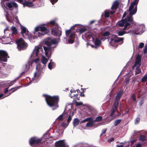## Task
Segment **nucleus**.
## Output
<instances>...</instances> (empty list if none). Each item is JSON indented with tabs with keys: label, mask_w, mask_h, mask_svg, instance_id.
<instances>
[{
	"label": "nucleus",
	"mask_w": 147,
	"mask_h": 147,
	"mask_svg": "<svg viewBox=\"0 0 147 147\" xmlns=\"http://www.w3.org/2000/svg\"><path fill=\"white\" fill-rule=\"evenodd\" d=\"M48 132H47L46 134H45L41 138H39L36 137L31 138L29 140L30 144L32 146L35 144H38L41 142L42 139L43 138H44L46 140V139H49V138H52V136H50L48 138L49 135L48 134Z\"/></svg>",
	"instance_id": "6e6552de"
},
{
	"label": "nucleus",
	"mask_w": 147,
	"mask_h": 147,
	"mask_svg": "<svg viewBox=\"0 0 147 147\" xmlns=\"http://www.w3.org/2000/svg\"><path fill=\"white\" fill-rule=\"evenodd\" d=\"M130 80L129 78H126L125 79V82L127 84H128L129 83V82Z\"/></svg>",
	"instance_id": "3c124183"
},
{
	"label": "nucleus",
	"mask_w": 147,
	"mask_h": 147,
	"mask_svg": "<svg viewBox=\"0 0 147 147\" xmlns=\"http://www.w3.org/2000/svg\"><path fill=\"white\" fill-rule=\"evenodd\" d=\"M55 65V64L54 62H49L48 65V67L50 69H51L54 68Z\"/></svg>",
	"instance_id": "7c9ffc66"
},
{
	"label": "nucleus",
	"mask_w": 147,
	"mask_h": 147,
	"mask_svg": "<svg viewBox=\"0 0 147 147\" xmlns=\"http://www.w3.org/2000/svg\"><path fill=\"white\" fill-rule=\"evenodd\" d=\"M88 122L86 123V126L87 127H90L92 126L94 124L93 121V119L92 118V120H89L88 121Z\"/></svg>",
	"instance_id": "2f4dec72"
},
{
	"label": "nucleus",
	"mask_w": 147,
	"mask_h": 147,
	"mask_svg": "<svg viewBox=\"0 0 147 147\" xmlns=\"http://www.w3.org/2000/svg\"><path fill=\"white\" fill-rule=\"evenodd\" d=\"M49 24H50L53 26H55V27H58V25L57 23L55 20H53L50 21V22L47 23L46 25V26L48 25Z\"/></svg>",
	"instance_id": "393cba45"
},
{
	"label": "nucleus",
	"mask_w": 147,
	"mask_h": 147,
	"mask_svg": "<svg viewBox=\"0 0 147 147\" xmlns=\"http://www.w3.org/2000/svg\"><path fill=\"white\" fill-rule=\"evenodd\" d=\"M111 11L108 10H105V17L106 18H108L109 17L110 14H112L111 13Z\"/></svg>",
	"instance_id": "72a5a7b5"
},
{
	"label": "nucleus",
	"mask_w": 147,
	"mask_h": 147,
	"mask_svg": "<svg viewBox=\"0 0 147 147\" xmlns=\"http://www.w3.org/2000/svg\"><path fill=\"white\" fill-rule=\"evenodd\" d=\"M38 76H37L36 72H35L34 74V77L32 78V80L29 82L28 83L25 85V86H29L32 83H35L37 82L38 80L36 79L37 78Z\"/></svg>",
	"instance_id": "412c9836"
},
{
	"label": "nucleus",
	"mask_w": 147,
	"mask_h": 147,
	"mask_svg": "<svg viewBox=\"0 0 147 147\" xmlns=\"http://www.w3.org/2000/svg\"><path fill=\"white\" fill-rule=\"evenodd\" d=\"M119 2L117 1H115L113 3L111 7V8L112 10L111 11V14H114L116 11V10L118 7Z\"/></svg>",
	"instance_id": "6ab92c4d"
},
{
	"label": "nucleus",
	"mask_w": 147,
	"mask_h": 147,
	"mask_svg": "<svg viewBox=\"0 0 147 147\" xmlns=\"http://www.w3.org/2000/svg\"><path fill=\"white\" fill-rule=\"evenodd\" d=\"M136 79L135 78L132 79V82H134H134H135L136 81Z\"/></svg>",
	"instance_id": "680f3d73"
},
{
	"label": "nucleus",
	"mask_w": 147,
	"mask_h": 147,
	"mask_svg": "<svg viewBox=\"0 0 147 147\" xmlns=\"http://www.w3.org/2000/svg\"><path fill=\"white\" fill-rule=\"evenodd\" d=\"M52 34L55 36L59 37L61 35V29L59 27H54L52 28L51 30Z\"/></svg>",
	"instance_id": "ddd939ff"
},
{
	"label": "nucleus",
	"mask_w": 147,
	"mask_h": 147,
	"mask_svg": "<svg viewBox=\"0 0 147 147\" xmlns=\"http://www.w3.org/2000/svg\"><path fill=\"white\" fill-rule=\"evenodd\" d=\"M117 109L114 108L113 107H112V112L110 114V116H112L117 111Z\"/></svg>",
	"instance_id": "ea45409f"
},
{
	"label": "nucleus",
	"mask_w": 147,
	"mask_h": 147,
	"mask_svg": "<svg viewBox=\"0 0 147 147\" xmlns=\"http://www.w3.org/2000/svg\"><path fill=\"white\" fill-rule=\"evenodd\" d=\"M143 51L144 54H146L147 53V43L145 44L144 48L143 49Z\"/></svg>",
	"instance_id": "c03bdc74"
},
{
	"label": "nucleus",
	"mask_w": 147,
	"mask_h": 147,
	"mask_svg": "<svg viewBox=\"0 0 147 147\" xmlns=\"http://www.w3.org/2000/svg\"><path fill=\"white\" fill-rule=\"evenodd\" d=\"M106 131V129H103L102 130V132L100 135V136H102L103 134H105Z\"/></svg>",
	"instance_id": "13d9d810"
},
{
	"label": "nucleus",
	"mask_w": 147,
	"mask_h": 147,
	"mask_svg": "<svg viewBox=\"0 0 147 147\" xmlns=\"http://www.w3.org/2000/svg\"><path fill=\"white\" fill-rule=\"evenodd\" d=\"M32 56V54H31L29 59L31 66L32 65L33 63L35 62L36 63H37L39 61V56H35L34 55H33Z\"/></svg>",
	"instance_id": "f3484780"
},
{
	"label": "nucleus",
	"mask_w": 147,
	"mask_h": 147,
	"mask_svg": "<svg viewBox=\"0 0 147 147\" xmlns=\"http://www.w3.org/2000/svg\"><path fill=\"white\" fill-rule=\"evenodd\" d=\"M144 45V44L143 42H141L139 44L138 46V48H142Z\"/></svg>",
	"instance_id": "49530a36"
},
{
	"label": "nucleus",
	"mask_w": 147,
	"mask_h": 147,
	"mask_svg": "<svg viewBox=\"0 0 147 147\" xmlns=\"http://www.w3.org/2000/svg\"><path fill=\"white\" fill-rule=\"evenodd\" d=\"M40 30L45 34H47L49 32V30L47 28L43 26H40Z\"/></svg>",
	"instance_id": "b1692460"
},
{
	"label": "nucleus",
	"mask_w": 147,
	"mask_h": 147,
	"mask_svg": "<svg viewBox=\"0 0 147 147\" xmlns=\"http://www.w3.org/2000/svg\"><path fill=\"white\" fill-rule=\"evenodd\" d=\"M58 0H50L53 5Z\"/></svg>",
	"instance_id": "864d4df0"
},
{
	"label": "nucleus",
	"mask_w": 147,
	"mask_h": 147,
	"mask_svg": "<svg viewBox=\"0 0 147 147\" xmlns=\"http://www.w3.org/2000/svg\"><path fill=\"white\" fill-rule=\"evenodd\" d=\"M146 137L145 136L141 135L139 137V140L141 141H144L146 139Z\"/></svg>",
	"instance_id": "c9c22d12"
},
{
	"label": "nucleus",
	"mask_w": 147,
	"mask_h": 147,
	"mask_svg": "<svg viewBox=\"0 0 147 147\" xmlns=\"http://www.w3.org/2000/svg\"><path fill=\"white\" fill-rule=\"evenodd\" d=\"M74 115V113L71 114L67 115V114L64 112L61 115H60L57 118L59 120H61L65 118L67 116H68V118L67 119V122L69 123L72 119V117Z\"/></svg>",
	"instance_id": "4468645a"
},
{
	"label": "nucleus",
	"mask_w": 147,
	"mask_h": 147,
	"mask_svg": "<svg viewBox=\"0 0 147 147\" xmlns=\"http://www.w3.org/2000/svg\"><path fill=\"white\" fill-rule=\"evenodd\" d=\"M43 96L45 98L48 105L52 108V110H55L58 107V105L59 99L58 96H51L45 94H43Z\"/></svg>",
	"instance_id": "20e7f679"
},
{
	"label": "nucleus",
	"mask_w": 147,
	"mask_h": 147,
	"mask_svg": "<svg viewBox=\"0 0 147 147\" xmlns=\"http://www.w3.org/2000/svg\"><path fill=\"white\" fill-rule=\"evenodd\" d=\"M139 0H134L131 4L128 11L129 12V15L127 16L124 19L123 18L126 15V12H125L122 16V19L118 21L116 25L120 27L124 26L122 31H119L118 34L119 36H122L124 34L129 33L124 31L130 28L133 25L134 22L132 15L135 14L137 11V6Z\"/></svg>",
	"instance_id": "f257e3e1"
},
{
	"label": "nucleus",
	"mask_w": 147,
	"mask_h": 147,
	"mask_svg": "<svg viewBox=\"0 0 147 147\" xmlns=\"http://www.w3.org/2000/svg\"><path fill=\"white\" fill-rule=\"evenodd\" d=\"M80 121L79 119L77 118L74 119L73 122V124L74 127H75L78 125Z\"/></svg>",
	"instance_id": "c85d7f7f"
},
{
	"label": "nucleus",
	"mask_w": 147,
	"mask_h": 147,
	"mask_svg": "<svg viewBox=\"0 0 147 147\" xmlns=\"http://www.w3.org/2000/svg\"><path fill=\"white\" fill-rule=\"evenodd\" d=\"M136 147H141V145L140 144H138L136 146Z\"/></svg>",
	"instance_id": "052dcab7"
},
{
	"label": "nucleus",
	"mask_w": 147,
	"mask_h": 147,
	"mask_svg": "<svg viewBox=\"0 0 147 147\" xmlns=\"http://www.w3.org/2000/svg\"><path fill=\"white\" fill-rule=\"evenodd\" d=\"M86 30V29L84 28H81L78 29V30L80 31V34H81L83 32H85Z\"/></svg>",
	"instance_id": "a18cd8bd"
},
{
	"label": "nucleus",
	"mask_w": 147,
	"mask_h": 147,
	"mask_svg": "<svg viewBox=\"0 0 147 147\" xmlns=\"http://www.w3.org/2000/svg\"><path fill=\"white\" fill-rule=\"evenodd\" d=\"M123 38H120L118 37L116 35H114L110 37L109 39V44L113 47H117V43L121 42V43L123 42Z\"/></svg>",
	"instance_id": "423d86ee"
},
{
	"label": "nucleus",
	"mask_w": 147,
	"mask_h": 147,
	"mask_svg": "<svg viewBox=\"0 0 147 147\" xmlns=\"http://www.w3.org/2000/svg\"><path fill=\"white\" fill-rule=\"evenodd\" d=\"M58 42L55 39L51 40L50 41H47L45 42V44L47 45V47L43 46V49L45 51V55L48 57V59L50 57L48 56V53L50 52L51 53L54 51V48L55 47L57 44Z\"/></svg>",
	"instance_id": "39448f33"
},
{
	"label": "nucleus",
	"mask_w": 147,
	"mask_h": 147,
	"mask_svg": "<svg viewBox=\"0 0 147 147\" xmlns=\"http://www.w3.org/2000/svg\"><path fill=\"white\" fill-rule=\"evenodd\" d=\"M95 22V21L94 20H92V21H90V24H92L94 22Z\"/></svg>",
	"instance_id": "0e129e2a"
},
{
	"label": "nucleus",
	"mask_w": 147,
	"mask_h": 147,
	"mask_svg": "<svg viewBox=\"0 0 147 147\" xmlns=\"http://www.w3.org/2000/svg\"><path fill=\"white\" fill-rule=\"evenodd\" d=\"M102 117L101 116H98L94 120L95 122H99L101 121L102 119Z\"/></svg>",
	"instance_id": "e433bc0d"
},
{
	"label": "nucleus",
	"mask_w": 147,
	"mask_h": 147,
	"mask_svg": "<svg viewBox=\"0 0 147 147\" xmlns=\"http://www.w3.org/2000/svg\"><path fill=\"white\" fill-rule=\"evenodd\" d=\"M56 147H68V146L64 142V140L57 141L56 143Z\"/></svg>",
	"instance_id": "a211bd4d"
},
{
	"label": "nucleus",
	"mask_w": 147,
	"mask_h": 147,
	"mask_svg": "<svg viewBox=\"0 0 147 147\" xmlns=\"http://www.w3.org/2000/svg\"><path fill=\"white\" fill-rule=\"evenodd\" d=\"M100 39L101 40H103V41H104L105 40V39H106V38H105L101 37V38Z\"/></svg>",
	"instance_id": "e2e57ef3"
},
{
	"label": "nucleus",
	"mask_w": 147,
	"mask_h": 147,
	"mask_svg": "<svg viewBox=\"0 0 147 147\" xmlns=\"http://www.w3.org/2000/svg\"><path fill=\"white\" fill-rule=\"evenodd\" d=\"M123 92V90L122 89H121L120 91L119 92L117 93V95L116 96L115 100H119L120 98L121 97V94H122Z\"/></svg>",
	"instance_id": "c756f323"
},
{
	"label": "nucleus",
	"mask_w": 147,
	"mask_h": 147,
	"mask_svg": "<svg viewBox=\"0 0 147 147\" xmlns=\"http://www.w3.org/2000/svg\"><path fill=\"white\" fill-rule=\"evenodd\" d=\"M114 138H111L109 140H108V142L109 143H111V142H112L113 141H114Z\"/></svg>",
	"instance_id": "4d7b16f0"
},
{
	"label": "nucleus",
	"mask_w": 147,
	"mask_h": 147,
	"mask_svg": "<svg viewBox=\"0 0 147 147\" xmlns=\"http://www.w3.org/2000/svg\"><path fill=\"white\" fill-rule=\"evenodd\" d=\"M69 124V123H68L67 122V123H66L64 122H63L61 124V126H62L63 127H64V128H65L67 127Z\"/></svg>",
	"instance_id": "4c0bfd02"
},
{
	"label": "nucleus",
	"mask_w": 147,
	"mask_h": 147,
	"mask_svg": "<svg viewBox=\"0 0 147 147\" xmlns=\"http://www.w3.org/2000/svg\"><path fill=\"white\" fill-rule=\"evenodd\" d=\"M32 55H34L35 56H39L40 55H43L44 54L43 48L40 46H36L32 53Z\"/></svg>",
	"instance_id": "f8f14e48"
},
{
	"label": "nucleus",
	"mask_w": 147,
	"mask_h": 147,
	"mask_svg": "<svg viewBox=\"0 0 147 147\" xmlns=\"http://www.w3.org/2000/svg\"><path fill=\"white\" fill-rule=\"evenodd\" d=\"M70 92L69 94V96L71 98H73L74 100H80V96H78V92L77 90L76 91L73 89H71L70 90Z\"/></svg>",
	"instance_id": "dca6fc26"
},
{
	"label": "nucleus",
	"mask_w": 147,
	"mask_h": 147,
	"mask_svg": "<svg viewBox=\"0 0 147 147\" xmlns=\"http://www.w3.org/2000/svg\"><path fill=\"white\" fill-rule=\"evenodd\" d=\"M92 120V118L91 117H88L87 118L85 119H84L83 120H82L80 122V123H84L86 121H88L89 120Z\"/></svg>",
	"instance_id": "37998d69"
},
{
	"label": "nucleus",
	"mask_w": 147,
	"mask_h": 147,
	"mask_svg": "<svg viewBox=\"0 0 147 147\" xmlns=\"http://www.w3.org/2000/svg\"><path fill=\"white\" fill-rule=\"evenodd\" d=\"M42 57L41 58V61L42 63L44 64V65H45L47 61H48V59L45 57L43 56V55H42Z\"/></svg>",
	"instance_id": "473e14b6"
},
{
	"label": "nucleus",
	"mask_w": 147,
	"mask_h": 147,
	"mask_svg": "<svg viewBox=\"0 0 147 147\" xmlns=\"http://www.w3.org/2000/svg\"><path fill=\"white\" fill-rule=\"evenodd\" d=\"M9 0H1V4L4 9V15L7 20L10 22H13V21L16 23L19 22L18 17L16 15L18 13V5L14 1H10L7 3L6 1Z\"/></svg>",
	"instance_id": "f03ea898"
},
{
	"label": "nucleus",
	"mask_w": 147,
	"mask_h": 147,
	"mask_svg": "<svg viewBox=\"0 0 147 147\" xmlns=\"http://www.w3.org/2000/svg\"><path fill=\"white\" fill-rule=\"evenodd\" d=\"M9 57L8 56V54L6 51H0V66L3 65L5 66L6 64L5 63H3V62H6L7 61V58ZM1 67V66H0ZM1 68H0V70ZM3 74L2 72L0 70V77Z\"/></svg>",
	"instance_id": "0eeeda50"
},
{
	"label": "nucleus",
	"mask_w": 147,
	"mask_h": 147,
	"mask_svg": "<svg viewBox=\"0 0 147 147\" xmlns=\"http://www.w3.org/2000/svg\"><path fill=\"white\" fill-rule=\"evenodd\" d=\"M131 98L133 99V100L135 101L136 102V98L135 97V95L134 94H132L131 96Z\"/></svg>",
	"instance_id": "09e8293b"
},
{
	"label": "nucleus",
	"mask_w": 147,
	"mask_h": 147,
	"mask_svg": "<svg viewBox=\"0 0 147 147\" xmlns=\"http://www.w3.org/2000/svg\"><path fill=\"white\" fill-rule=\"evenodd\" d=\"M76 105L77 106H80L82 105V102H76Z\"/></svg>",
	"instance_id": "5fc2aeb1"
},
{
	"label": "nucleus",
	"mask_w": 147,
	"mask_h": 147,
	"mask_svg": "<svg viewBox=\"0 0 147 147\" xmlns=\"http://www.w3.org/2000/svg\"><path fill=\"white\" fill-rule=\"evenodd\" d=\"M135 142V140H133V141H131V143H134V142Z\"/></svg>",
	"instance_id": "774afa93"
},
{
	"label": "nucleus",
	"mask_w": 147,
	"mask_h": 147,
	"mask_svg": "<svg viewBox=\"0 0 147 147\" xmlns=\"http://www.w3.org/2000/svg\"><path fill=\"white\" fill-rule=\"evenodd\" d=\"M92 41L94 44L96 46L95 48H96L97 47H99L101 44V41L100 40L97 39L96 38H94Z\"/></svg>",
	"instance_id": "4be33fe9"
},
{
	"label": "nucleus",
	"mask_w": 147,
	"mask_h": 147,
	"mask_svg": "<svg viewBox=\"0 0 147 147\" xmlns=\"http://www.w3.org/2000/svg\"><path fill=\"white\" fill-rule=\"evenodd\" d=\"M117 147H123V145H117Z\"/></svg>",
	"instance_id": "69168bd1"
},
{
	"label": "nucleus",
	"mask_w": 147,
	"mask_h": 147,
	"mask_svg": "<svg viewBox=\"0 0 147 147\" xmlns=\"http://www.w3.org/2000/svg\"><path fill=\"white\" fill-rule=\"evenodd\" d=\"M24 7L25 6L30 7L33 6V4L32 2L28 1H26L22 3Z\"/></svg>",
	"instance_id": "a878e982"
},
{
	"label": "nucleus",
	"mask_w": 147,
	"mask_h": 147,
	"mask_svg": "<svg viewBox=\"0 0 147 147\" xmlns=\"http://www.w3.org/2000/svg\"><path fill=\"white\" fill-rule=\"evenodd\" d=\"M110 34V32L108 31H107L105 32H104L102 35V36H108Z\"/></svg>",
	"instance_id": "79ce46f5"
},
{
	"label": "nucleus",
	"mask_w": 147,
	"mask_h": 147,
	"mask_svg": "<svg viewBox=\"0 0 147 147\" xmlns=\"http://www.w3.org/2000/svg\"><path fill=\"white\" fill-rule=\"evenodd\" d=\"M147 80V75L145 74L142 77L141 79L142 82H145Z\"/></svg>",
	"instance_id": "58836bf2"
},
{
	"label": "nucleus",
	"mask_w": 147,
	"mask_h": 147,
	"mask_svg": "<svg viewBox=\"0 0 147 147\" xmlns=\"http://www.w3.org/2000/svg\"><path fill=\"white\" fill-rule=\"evenodd\" d=\"M145 26L144 24L137 25L133 30L134 34L136 35L141 34L144 31Z\"/></svg>",
	"instance_id": "9d476101"
},
{
	"label": "nucleus",
	"mask_w": 147,
	"mask_h": 147,
	"mask_svg": "<svg viewBox=\"0 0 147 147\" xmlns=\"http://www.w3.org/2000/svg\"><path fill=\"white\" fill-rule=\"evenodd\" d=\"M40 26H37L35 28V32H38V31L40 30Z\"/></svg>",
	"instance_id": "8fccbe9b"
},
{
	"label": "nucleus",
	"mask_w": 147,
	"mask_h": 147,
	"mask_svg": "<svg viewBox=\"0 0 147 147\" xmlns=\"http://www.w3.org/2000/svg\"><path fill=\"white\" fill-rule=\"evenodd\" d=\"M143 102L142 101H141L140 104V106H141L142 104H143Z\"/></svg>",
	"instance_id": "338daca9"
},
{
	"label": "nucleus",
	"mask_w": 147,
	"mask_h": 147,
	"mask_svg": "<svg viewBox=\"0 0 147 147\" xmlns=\"http://www.w3.org/2000/svg\"><path fill=\"white\" fill-rule=\"evenodd\" d=\"M121 119H118L115 120L114 122V125L115 126H116L119 124L121 121Z\"/></svg>",
	"instance_id": "a19ab883"
},
{
	"label": "nucleus",
	"mask_w": 147,
	"mask_h": 147,
	"mask_svg": "<svg viewBox=\"0 0 147 147\" xmlns=\"http://www.w3.org/2000/svg\"><path fill=\"white\" fill-rule=\"evenodd\" d=\"M118 102L119 100H115L113 106V107L117 109L118 106Z\"/></svg>",
	"instance_id": "f704fd0d"
},
{
	"label": "nucleus",
	"mask_w": 147,
	"mask_h": 147,
	"mask_svg": "<svg viewBox=\"0 0 147 147\" xmlns=\"http://www.w3.org/2000/svg\"><path fill=\"white\" fill-rule=\"evenodd\" d=\"M17 48L19 50L25 49L28 46L27 44L25 42L22 38H20L16 41Z\"/></svg>",
	"instance_id": "9b49d317"
},
{
	"label": "nucleus",
	"mask_w": 147,
	"mask_h": 147,
	"mask_svg": "<svg viewBox=\"0 0 147 147\" xmlns=\"http://www.w3.org/2000/svg\"><path fill=\"white\" fill-rule=\"evenodd\" d=\"M85 37L87 40H92L94 38L92 33L90 32L86 33L85 35Z\"/></svg>",
	"instance_id": "5701e85b"
},
{
	"label": "nucleus",
	"mask_w": 147,
	"mask_h": 147,
	"mask_svg": "<svg viewBox=\"0 0 147 147\" xmlns=\"http://www.w3.org/2000/svg\"><path fill=\"white\" fill-rule=\"evenodd\" d=\"M16 1H18L20 3H22L23 1V0H15Z\"/></svg>",
	"instance_id": "bf43d9fd"
},
{
	"label": "nucleus",
	"mask_w": 147,
	"mask_h": 147,
	"mask_svg": "<svg viewBox=\"0 0 147 147\" xmlns=\"http://www.w3.org/2000/svg\"><path fill=\"white\" fill-rule=\"evenodd\" d=\"M15 81H16V80H14L13 81H12L11 82H8V84H9L8 85L9 86H11L13 84H11V83H13V82H15Z\"/></svg>",
	"instance_id": "6e6d98bb"
},
{
	"label": "nucleus",
	"mask_w": 147,
	"mask_h": 147,
	"mask_svg": "<svg viewBox=\"0 0 147 147\" xmlns=\"http://www.w3.org/2000/svg\"><path fill=\"white\" fill-rule=\"evenodd\" d=\"M21 29V33L23 37L25 38L28 39L31 42H34V40L37 37L42 36L45 35L40 31V32H35L34 34L35 36L32 37L26 28L22 26Z\"/></svg>",
	"instance_id": "7ed1b4c3"
},
{
	"label": "nucleus",
	"mask_w": 147,
	"mask_h": 147,
	"mask_svg": "<svg viewBox=\"0 0 147 147\" xmlns=\"http://www.w3.org/2000/svg\"><path fill=\"white\" fill-rule=\"evenodd\" d=\"M11 29L12 32V33L9 35L10 38H8V39H10L11 38H13V35H16L18 33L17 29L15 27L12 26Z\"/></svg>",
	"instance_id": "aec40b11"
},
{
	"label": "nucleus",
	"mask_w": 147,
	"mask_h": 147,
	"mask_svg": "<svg viewBox=\"0 0 147 147\" xmlns=\"http://www.w3.org/2000/svg\"><path fill=\"white\" fill-rule=\"evenodd\" d=\"M141 65V58L139 55H138L136 59V62L134 65L132 66V68H134L135 67H136V70H135V74L137 75L139 74L141 72L140 69L139 67Z\"/></svg>",
	"instance_id": "1a4fd4ad"
},
{
	"label": "nucleus",
	"mask_w": 147,
	"mask_h": 147,
	"mask_svg": "<svg viewBox=\"0 0 147 147\" xmlns=\"http://www.w3.org/2000/svg\"><path fill=\"white\" fill-rule=\"evenodd\" d=\"M71 31L70 30H69L66 31L65 34L66 36H68L70 33Z\"/></svg>",
	"instance_id": "603ef678"
},
{
	"label": "nucleus",
	"mask_w": 147,
	"mask_h": 147,
	"mask_svg": "<svg viewBox=\"0 0 147 147\" xmlns=\"http://www.w3.org/2000/svg\"><path fill=\"white\" fill-rule=\"evenodd\" d=\"M74 35L73 34H71L69 36L68 41V43L70 44H72L74 42Z\"/></svg>",
	"instance_id": "cd10ccee"
},
{
	"label": "nucleus",
	"mask_w": 147,
	"mask_h": 147,
	"mask_svg": "<svg viewBox=\"0 0 147 147\" xmlns=\"http://www.w3.org/2000/svg\"><path fill=\"white\" fill-rule=\"evenodd\" d=\"M30 65L31 66V64H30V61L29 60L28 62L24 66V68L25 69V71H23L21 74L25 73L26 71L29 69Z\"/></svg>",
	"instance_id": "bb28decb"
},
{
	"label": "nucleus",
	"mask_w": 147,
	"mask_h": 147,
	"mask_svg": "<svg viewBox=\"0 0 147 147\" xmlns=\"http://www.w3.org/2000/svg\"><path fill=\"white\" fill-rule=\"evenodd\" d=\"M21 87H22V86H18L17 87H16L15 88H12L11 89L9 90H8V89L9 88L8 87L5 88V90H4V93L5 94H6V93H7L8 91H10L11 90L13 89H15V90H13L11 92V93H8V94H7V95H6V96H4V95L3 94H0V99H2L3 98H4L6 97H7L8 96H9V95L12 93L14 92V91H15L16 90H17V89H19Z\"/></svg>",
	"instance_id": "2eb2a0df"
},
{
	"label": "nucleus",
	"mask_w": 147,
	"mask_h": 147,
	"mask_svg": "<svg viewBox=\"0 0 147 147\" xmlns=\"http://www.w3.org/2000/svg\"><path fill=\"white\" fill-rule=\"evenodd\" d=\"M140 121V119L139 117H137L135 119V123L136 124L139 123Z\"/></svg>",
	"instance_id": "de8ad7c7"
}]
</instances>
